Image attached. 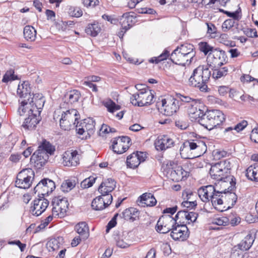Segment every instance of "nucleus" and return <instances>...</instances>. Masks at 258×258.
Listing matches in <instances>:
<instances>
[{
    "mask_svg": "<svg viewBox=\"0 0 258 258\" xmlns=\"http://www.w3.org/2000/svg\"><path fill=\"white\" fill-rule=\"evenodd\" d=\"M231 163L229 160H225L218 162L211 166L210 170L211 177L218 181L224 183H229L228 189L231 190L236 184L235 178L230 175Z\"/></svg>",
    "mask_w": 258,
    "mask_h": 258,
    "instance_id": "obj_1",
    "label": "nucleus"
},
{
    "mask_svg": "<svg viewBox=\"0 0 258 258\" xmlns=\"http://www.w3.org/2000/svg\"><path fill=\"white\" fill-rule=\"evenodd\" d=\"M211 76V71L207 66H199L196 68L188 79L190 86L198 88L202 92H207V84Z\"/></svg>",
    "mask_w": 258,
    "mask_h": 258,
    "instance_id": "obj_2",
    "label": "nucleus"
},
{
    "mask_svg": "<svg viewBox=\"0 0 258 258\" xmlns=\"http://www.w3.org/2000/svg\"><path fill=\"white\" fill-rule=\"evenodd\" d=\"M162 169L167 178L175 182L185 180L189 176V172L185 171L181 166H177L171 161L163 163Z\"/></svg>",
    "mask_w": 258,
    "mask_h": 258,
    "instance_id": "obj_3",
    "label": "nucleus"
},
{
    "mask_svg": "<svg viewBox=\"0 0 258 258\" xmlns=\"http://www.w3.org/2000/svg\"><path fill=\"white\" fill-rule=\"evenodd\" d=\"M225 119L224 114L219 110H208L202 114L199 123L205 128L211 130L220 125Z\"/></svg>",
    "mask_w": 258,
    "mask_h": 258,
    "instance_id": "obj_4",
    "label": "nucleus"
},
{
    "mask_svg": "<svg viewBox=\"0 0 258 258\" xmlns=\"http://www.w3.org/2000/svg\"><path fill=\"white\" fill-rule=\"evenodd\" d=\"M55 151V146H38L31 157V162L36 168L40 169L46 164L49 156L54 154Z\"/></svg>",
    "mask_w": 258,
    "mask_h": 258,
    "instance_id": "obj_5",
    "label": "nucleus"
},
{
    "mask_svg": "<svg viewBox=\"0 0 258 258\" xmlns=\"http://www.w3.org/2000/svg\"><path fill=\"white\" fill-rule=\"evenodd\" d=\"M180 104L179 100L172 96H167L158 102L157 106L159 111L167 116H171L176 113Z\"/></svg>",
    "mask_w": 258,
    "mask_h": 258,
    "instance_id": "obj_6",
    "label": "nucleus"
},
{
    "mask_svg": "<svg viewBox=\"0 0 258 258\" xmlns=\"http://www.w3.org/2000/svg\"><path fill=\"white\" fill-rule=\"evenodd\" d=\"M80 119L78 111L75 109H72L63 112L59 120L60 126L64 130H70L71 127L76 126Z\"/></svg>",
    "mask_w": 258,
    "mask_h": 258,
    "instance_id": "obj_7",
    "label": "nucleus"
},
{
    "mask_svg": "<svg viewBox=\"0 0 258 258\" xmlns=\"http://www.w3.org/2000/svg\"><path fill=\"white\" fill-rule=\"evenodd\" d=\"M95 121L92 118L88 117L77 122L76 130L78 134L83 136L82 139H87L95 132Z\"/></svg>",
    "mask_w": 258,
    "mask_h": 258,
    "instance_id": "obj_8",
    "label": "nucleus"
},
{
    "mask_svg": "<svg viewBox=\"0 0 258 258\" xmlns=\"http://www.w3.org/2000/svg\"><path fill=\"white\" fill-rule=\"evenodd\" d=\"M154 95L151 90H142L132 95L131 97V102L134 106L142 107L151 104Z\"/></svg>",
    "mask_w": 258,
    "mask_h": 258,
    "instance_id": "obj_9",
    "label": "nucleus"
},
{
    "mask_svg": "<svg viewBox=\"0 0 258 258\" xmlns=\"http://www.w3.org/2000/svg\"><path fill=\"white\" fill-rule=\"evenodd\" d=\"M208 64L213 68H218L228 62V58L225 51L216 48L209 53L207 57Z\"/></svg>",
    "mask_w": 258,
    "mask_h": 258,
    "instance_id": "obj_10",
    "label": "nucleus"
},
{
    "mask_svg": "<svg viewBox=\"0 0 258 258\" xmlns=\"http://www.w3.org/2000/svg\"><path fill=\"white\" fill-rule=\"evenodd\" d=\"M34 173L31 169H25L20 171L15 181L16 186L22 189H28L31 185Z\"/></svg>",
    "mask_w": 258,
    "mask_h": 258,
    "instance_id": "obj_11",
    "label": "nucleus"
},
{
    "mask_svg": "<svg viewBox=\"0 0 258 258\" xmlns=\"http://www.w3.org/2000/svg\"><path fill=\"white\" fill-rule=\"evenodd\" d=\"M69 204L66 198L55 197L52 200V214L55 217H63L68 209Z\"/></svg>",
    "mask_w": 258,
    "mask_h": 258,
    "instance_id": "obj_12",
    "label": "nucleus"
},
{
    "mask_svg": "<svg viewBox=\"0 0 258 258\" xmlns=\"http://www.w3.org/2000/svg\"><path fill=\"white\" fill-rule=\"evenodd\" d=\"M55 188V184L53 181L48 178H44L40 180L34 188L35 194L37 193L38 196L44 197L48 196Z\"/></svg>",
    "mask_w": 258,
    "mask_h": 258,
    "instance_id": "obj_13",
    "label": "nucleus"
},
{
    "mask_svg": "<svg viewBox=\"0 0 258 258\" xmlns=\"http://www.w3.org/2000/svg\"><path fill=\"white\" fill-rule=\"evenodd\" d=\"M82 153L80 149L67 150L62 155V164L68 167L77 166L79 164Z\"/></svg>",
    "mask_w": 258,
    "mask_h": 258,
    "instance_id": "obj_14",
    "label": "nucleus"
},
{
    "mask_svg": "<svg viewBox=\"0 0 258 258\" xmlns=\"http://www.w3.org/2000/svg\"><path fill=\"white\" fill-rule=\"evenodd\" d=\"M175 217L171 215H163L161 217L156 224V230L161 233H166L170 231L177 221Z\"/></svg>",
    "mask_w": 258,
    "mask_h": 258,
    "instance_id": "obj_15",
    "label": "nucleus"
},
{
    "mask_svg": "<svg viewBox=\"0 0 258 258\" xmlns=\"http://www.w3.org/2000/svg\"><path fill=\"white\" fill-rule=\"evenodd\" d=\"M226 189L223 191H217L213 192L210 201H211L212 205L217 210L221 211L223 210L220 209V206L223 204V200L226 199H236V195L234 193L228 192L227 194L225 191Z\"/></svg>",
    "mask_w": 258,
    "mask_h": 258,
    "instance_id": "obj_16",
    "label": "nucleus"
},
{
    "mask_svg": "<svg viewBox=\"0 0 258 258\" xmlns=\"http://www.w3.org/2000/svg\"><path fill=\"white\" fill-rule=\"evenodd\" d=\"M178 48H176L171 54L170 59L171 61L179 66H185L190 64L195 57L193 53L189 54H183L178 51Z\"/></svg>",
    "mask_w": 258,
    "mask_h": 258,
    "instance_id": "obj_17",
    "label": "nucleus"
},
{
    "mask_svg": "<svg viewBox=\"0 0 258 258\" xmlns=\"http://www.w3.org/2000/svg\"><path fill=\"white\" fill-rule=\"evenodd\" d=\"M41 120L40 113H37L33 110H28V117L25 118L22 126L25 129L32 130L36 128Z\"/></svg>",
    "mask_w": 258,
    "mask_h": 258,
    "instance_id": "obj_18",
    "label": "nucleus"
},
{
    "mask_svg": "<svg viewBox=\"0 0 258 258\" xmlns=\"http://www.w3.org/2000/svg\"><path fill=\"white\" fill-rule=\"evenodd\" d=\"M112 201V195L101 194L92 201L91 206L92 208L96 211L102 210L110 205Z\"/></svg>",
    "mask_w": 258,
    "mask_h": 258,
    "instance_id": "obj_19",
    "label": "nucleus"
},
{
    "mask_svg": "<svg viewBox=\"0 0 258 258\" xmlns=\"http://www.w3.org/2000/svg\"><path fill=\"white\" fill-rule=\"evenodd\" d=\"M171 230L170 235L174 240L182 241L188 237V230L185 225H174Z\"/></svg>",
    "mask_w": 258,
    "mask_h": 258,
    "instance_id": "obj_20",
    "label": "nucleus"
},
{
    "mask_svg": "<svg viewBox=\"0 0 258 258\" xmlns=\"http://www.w3.org/2000/svg\"><path fill=\"white\" fill-rule=\"evenodd\" d=\"M38 198L33 201V205L31 208L32 215L38 216L43 213L49 205L47 200L41 196H38Z\"/></svg>",
    "mask_w": 258,
    "mask_h": 258,
    "instance_id": "obj_21",
    "label": "nucleus"
},
{
    "mask_svg": "<svg viewBox=\"0 0 258 258\" xmlns=\"http://www.w3.org/2000/svg\"><path fill=\"white\" fill-rule=\"evenodd\" d=\"M33 97L29 100L30 106L29 110H33L37 113H40L45 102L44 96L41 93H32Z\"/></svg>",
    "mask_w": 258,
    "mask_h": 258,
    "instance_id": "obj_22",
    "label": "nucleus"
},
{
    "mask_svg": "<svg viewBox=\"0 0 258 258\" xmlns=\"http://www.w3.org/2000/svg\"><path fill=\"white\" fill-rule=\"evenodd\" d=\"M116 187V182L111 178L103 181L98 188L99 192L104 195H111L110 193L114 190Z\"/></svg>",
    "mask_w": 258,
    "mask_h": 258,
    "instance_id": "obj_23",
    "label": "nucleus"
},
{
    "mask_svg": "<svg viewBox=\"0 0 258 258\" xmlns=\"http://www.w3.org/2000/svg\"><path fill=\"white\" fill-rule=\"evenodd\" d=\"M215 191V188L213 185H209L200 187L198 190V194L200 199L204 202L210 201V199Z\"/></svg>",
    "mask_w": 258,
    "mask_h": 258,
    "instance_id": "obj_24",
    "label": "nucleus"
},
{
    "mask_svg": "<svg viewBox=\"0 0 258 258\" xmlns=\"http://www.w3.org/2000/svg\"><path fill=\"white\" fill-rule=\"evenodd\" d=\"M17 94L21 98H31L33 95L31 94V89L28 82H23L18 85Z\"/></svg>",
    "mask_w": 258,
    "mask_h": 258,
    "instance_id": "obj_25",
    "label": "nucleus"
},
{
    "mask_svg": "<svg viewBox=\"0 0 258 258\" xmlns=\"http://www.w3.org/2000/svg\"><path fill=\"white\" fill-rule=\"evenodd\" d=\"M64 243L63 238L61 236L51 238L46 243V247L49 251L58 250Z\"/></svg>",
    "mask_w": 258,
    "mask_h": 258,
    "instance_id": "obj_26",
    "label": "nucleus"
},
{
    "mask_svg": "<svg viewBox=\"0 0 258 258\" xmlns=\"http://www.w3.org/2000/svg\"><path fill=\"white\" fill-rule=\"evenodd\" d=\"M80 92L77 90H73L67 93L64 95V102L68 104H73L77 102L81 97Z\"/></svg>",
    "mask_w": 258,
    "mask_h": 258,
    "instance_id": "obj_27",
    "label": "nucleus"
},
{
    "mask_svg": "<svg viewBox=\"0 0 258 258\" xmlns=\"http://www.w3.org/2000/svg\"><path fill=\"white\" fill-rule=\"evenodd\" d=\"M195 105L190 104L191 107L188 110V114L191 121H197L199 123V119L202 118V114L204 112L201 109L197 108Z\"/></svg>",
    "mask_w": 258,
    "mask_h": 258,
    "instance_id": "obj_28",
    "label": "nucleus"
},
{
    "mask_svg": "<svg viewBox=\"0 0 258 258\" xmlns=\"http://www.w3.org/2000/svg\"><path fill=\"white\" fill-rule=\"evenodd\" d=\"M75 230L83 238H87L89 235V228L85 222H81L76 224Z\"/></svg>",
    "mask_w": 258,
    "mask_h": 258,
    "instance_id": "obj_29",
    "label": "nucleus"
},
{
    "mask_svg": "<svg viewBox=\"0 0 258 258\" xmlns=\"http://www.w3.org/2000/svg\"><path fill=\"white\" fill-rule=\"evenodd\" d=\"M189 149L193 151L195 157H200L205 154L207 150V146H183L180 149V154L182 155L184 149Z\"/></svg>",
    "mask_w": 258,
    "mask_h": 258,
    "instance_id": "obj_30",
    "label": "nucleus"
},
{
    "mask_svg": "<svg viewBox=\"0 0 258 258\" xmlns=\"http://www.w3.org/2000/svg\"><path fill=\"white\" fill-rule=\"evenodd\" d=\"M184 217L188 221V223L195 222L198 218V214L194 212H188L185 210L179 211L175 215V218L177 220L179 217Z\"/></svg>",
    "mask_w": 258,
    "mask_h": 258,
    "instance_id": "obj_31",
    "label": "nucleus"
},
{
    "mask_svg": "<svg viewBox=\"0 0 258 258\" xmlns=\"http://www.w3.org/2000/svg\"><path fill=\"white\" fill-rule=\"evenodd\" d=\"M140 202L148 207L154 206L157 203V201L153 195L150 192L143 194L140 197Z\"/></svg>",
    "mask_w": 258,
    "mask_h": 258,
    "instance_id": "obj_32",
    "label": "nucleus"
},
{
    "mask_svg": "<svg viewBox=\"0 0 258 258\" xmlns=\"http://www.w3.org/2000/svg\"><path fill=\"white\" fill-rule=\"evenodd\" d=\"M134 19L135 17L133 16L130 15L129 13H125L117 20L119 21L121 27L130 29L132 26Z\"/></svg>",
    "mask_w": 258,
    "mask_h": 258,
    "instance_id": "obj_33",
    "label": "nucleus"
},
{
    "mask_svg": "<svg viewBox=\"0 0 258 258\" xmlns=\"http://www.w3.org/2000/svg\"><path fill=\"white\" fill-rule=\"evenodd\" d=\"M246 171V175L248 179L258 182V163L250 165Z\"/></svg>",
    "mask_w": 258,
    "mask_h": 258,
    "instance_id": "obj_34",
    "label": "nucleus"
},
{
    "mask_svg": "<svg viewBox=\"0 0 258 258\" xmlns=\"http://www.w3.org/2000/svg\"><path fill=\"white\" fill-rule=\"evenodd\" d=\"M138 213L136 208L131 207L123 211L122 213V217L126 220L133 222L136 219Z\"/></svg>",
    "mask_w": 258,
    "mask_h": 258,
    "instance_id": "obj_35",
    "label": "nucleus"
},
{
    "mask_svg": "<svg viewBox=\"0 0 258 258\" xmlns=\"http://www.w3.org/2000/svg\"><path fill=\"white\" fill-rule=\"evenodd\" d=\"M36 30L31 26L27 25L24 28V37L27 41H34L36 39Z\"/></svg>",
    "mask_w": 258,
    "mask_h": 258,
    "instance_id": "obj_36",
    "label": "nucleus"
},
{
    "mask_svg": "<svg viewBox=\"0 0 258 258\" xmlns=\"http://www.w3.org/2000/svg\"><path fill=\"white\" fill-rule=\"evenodd\" d=\"M253 241L252 235L250 234H247L238 244V247L241 250H247L251 246Z\"/></svg>",
    "mask_w": 258,
    "mask_h": 258,
    "instance_id": "obj_37",
    "label": "nucleus"
},
{
    "mask_svg": "<svg viewBox=\"0 0 258 258\" xmlns=\"http://www.w3.org/2000/svg\"><path fill=\"white\" fill-rule=\"evenodd\" d=\"M247 125V122L245 120H243L241 122L237 123L236 125H235L234 127H228L225 128L224 131L225 134L226 135V134H227V135H230L231 134H233V132H232L233 130L235 131L236 133H239V132L244 129Z\"/></svg>",
    "mask_w": 258,
    "mask_h": 258,
    "instance_id": "obj_38",
    "label": "nucleus"
},
{
    "mask_svg": "<svg viewBox=\"0 0 258 258\" xmlns=\"http://www.w3.org/2000/svg\"><path fill=\"white\" fill-rule=\"evenodd\" d=\"M114 239L116 246L121 248H127L131 245L130 241L125 239L122 235H114Z\"/></svg>",
    "mask_w": 258,
    "mask_h": 258,
    "instance_id": "obj_39",
    "label": "nucleus"
},
{
    "mask_svg": "<svg viewBox=\"0 0 258 258\" xmlns=\"http://www.w3.org/2000/svg\"><path fill=\"white\" fill-rule=\"evenodd\" d=\"M141 162L138 160L137 156L134 153L127 156L126 164L128 168L131 169H135L137 168L140 164Z\"/></svg>",
    "mask_w": 258,
    "mask_h": 258,
    "instance_id": "obj_40",
    "label": "nucleus"
},
{
    "mask_svg": "<svg viewBox=\"0 0 258 258\" xmlns=\"http://www.w3.org/2000/svg\"><path fill=\"white\" fill-rule=\"evenodd\" d=\"M174 142L167 135H161L155 140L154 145H173Z\"/></svg>",
    "mask_w": 258,
    "mask_h": 258,
    "instance_id": "obj_41",
    "label": "nucleus"
},
{
    "mask_svg": "<svg viewBox=\"0 0 258 258\" xmlns=\"http://www.w3.org/2000/svg\"><path fill=\"white\" fill-rule=\"evenodd\" d=\"M176 48H178V52L183 54H189L193 53L196 55V51L194 50L195 48L193 45L185 43L181 44L180 46H178Z\"/></svg>",
    "mask_w": 258,
    "mask_h": 258,
    "instance_id": "obj_42",
    "label": "nucleus"
},
{
    "mask_svg": "<svg viewBox=\"0 0 258 258\" xmlns=\"http://www.w3.org/2000/svg\"><path fill=\"white\" fill-rule=\"evenodd\" d=\"M100 30V27L97 23L89 24L85 29L86 33L92 37L96 36Z\"/></svg>",
    "mask_w": 258,
    "mask_h": 258,
    "instance_id": "obj_43",
    "label": "nucleus"
},
{
    "mask_svg": "<svg viewBox=\"0 0 258 258\" xmlns=\"http://www.w3.org/2000/svg\"><path fill=\"white\" fill-rule=\"evenodd\" d=\"M214 69L212 77L215 79H218L222 77H225L228 74V68L224 67L221 68H213Z\"/></svg>",
    "mask_w": 258,
    "mask_h": 258,
    "instance_id": "obj_44",
    "label": "nucleus"
},
{
    "mask_svg": "<svg viewBox=\"0 0 258 258\" xmlns=\"http://www.w3.org/2000/svg\"><path fill=\"white\" fill-rule=\"evenodd\" d=\"M199 50L204 53L205 55L211 53L215 49L212 46L210 45L207 42H200L198 44Z\"/></svg>",
    "mask_w": 258,
    "mask_h": 258,
    "instance_id": "obj_45",
    "label": "nucleus"
},
{
    "mask_svg": "<svg viewBox=\"0 0 258 258\" xmlns=\"http://www.w3.org/2000/svg\"><path fill=\"white\" fill-rule=\"evenodd\" d=\"M169 56V51L167 49H165L163 52L158 57H154L149 59L151 63H155L156 64L166 60Z\"/></svg>",
    "mask_w": 258,
    "mask_h": 258,
    "instance_id": "obj_46",
    "label": "nucleus"
},
{
    "mask_svg": "<svg viewBox=\"0 0 258 258\" xmlns=\"http://www.w3.org/2000/svg\"><path fill=\"white\" fill-rule=\"evenodd\" d=\"M30 98L25 99L21 102V105L18 109V112L20 116L23 115L29 109L30 106L29 104Z\"/></svg>",
    "mask_w": 258,
    "mask_h": 258,
    "instance_id": "obj_47",
    "label": "nucleus"
},
{
    "mask_svg": "<svg viewBox=\"0 0 258 258\" xmlns=\"http://www.w3.org/2000/svg\"><path fill=\"white\" fill-rule=\"evenodd\" d=\"M75 185L76 183L75 181L68 179L62 182L61 185V189L62 191L68 192L74 188Z\"/></svg>",
    "mask_w": 258,
    "mask_h": 258,
    "instance_id": "obj_48",
    "label": "nucleus"
},
{
    "mask_svg": "<svg viewBox=\"0 0 258 258\" xmlns=\"http://www.w3.org/2000/svg\"><path fill=\"white\" fill-rule=\"evenodd\" d=\"M207 25V33L209 34L212 38H216L220 35V33L217 31L216 26L211 23H206Z\"/></svg>",
    "mask_w": 258,
    "mask_h": 258,
    "instance_id": "obj_49",
    "label": "nucleus"
},
{
    "mask_svg": "<svg viewBox=\"0 0 258 258\" xmlns=\"http://www.w3.org/2000/svg\"><path fill=\"white\" fill-rule=\"evenodd\" d=\"M212 224L219 226H227L229 223V219L224 216L219 217L213 219Z\"/></svg>",
    "mask_w": 258,
    "mask_h": 258,
    "instance_id": "obj_50",
    "label": "nucleus"
},
{
    "mask_svg": "<svg viewBox=\"0 0 258 258\" xmlns=\"http://www.w3.org/2000/svg\"><path fill=\"white\" fill-rule=\"evenodd\" d=\"M17 79H18V76L14 74V71L11 69L6 73L2 81L4 83H8L10 81H14Z\"/></svg>",
    "mask_w": 258,
    "mask_h": 258,
    "instance_id": "obj_51",
    "label": "nucleus"
},
{
    "mask_svg": "<svg viewBox=\"0 0 258 258\" xmlns=\"http://www.w3.org/2000/svg\"><path fill=\"white\" fill-rule=\"evenodd\" d=\"M68 13L70 16L79 18L83 15V11L79 7H71L69 10Z\"/></svg>",
    "mask_w": 258,
    "mask_h": 258,
    "instance_id": "obj_52",
    "label": "nucleus"
},
{
    "mask_svg": "<svg viewBox=\"0 0 258 258\" xmlns=\"http://www.w3.org/2000/svg\"><path fill=\"white\" fill-rule=\"evenodd\" d=\"M229 153L224 150L215 149L212 151V155L215 160H219L226 157Z\"/></svg>",
    "mask_w": 258,
    "mask_h": 258,
    "instance_id": "obj_53",
    "label": "nucleus"
},
{
    "mask_svg": "<svg viewBox=\"0 0 258 258\" xmlns=\"http://www.w3.org/2000/svg\"><path fill=\"white\" fill-rule=\"evenodd\" d=\"M96 177L90 176L83 180L81 183V187L83 188H88L93 185L94 183Z\"/></svg>",
    "mask_w": 258,
    "mask_h": 258,
    "instance_id": "obj_54",
    "label": "nucleus"
},
{
    "mask_svg": "<svg viewBox=\"0 0 258 258\" xmlns=\"http://www.w3.org/2000/svg\"><path fill=\"white\" fill-rule=\"evenodd\" d=\"M176 98L177 99V100L179 99L180 101L183 102L190 103V104H196L197 103V101L195 99H193L188 96H184L178 93L176 94Z\"/></svg>",
    "mask_w": 258,
    "mask_h": 258,
    "instance_id": "obj_55",
    "label": "nucleus"
},
{
    "mask_svg": "<svg viewBox=\"0 0 258 258\" xmlns=\"http://www.w3.org/2000/svg\"><path fill=\"white\" fill-rule=\"evenodd\" d=\"M105 106L107 108L108 111L112 113L114 112L115 111L119 110L121 108L120 105L116 104L111 100L107 102Z\"/></svg>",
    "mask_w": 258,
    "mask_h": 258,
    "instance_id": "obj_56",
    "label": "nucleus"
},
{
    "mask_svg": "<svg viewBox=\"0 0 258 258\" xmlns=\"http://www.w3.org/2000/svg\"><path fill=\"white\" fill-rule=\"evenodd\" d=\"M235 20L234 19H229L226 20L222 24V30L224 32H227L231 28L234 26Z\"/></svg>",
    "mask_w": 258,
    "mask_h": 258,
    "instance_id": "obj_57",
    "label": "nucleus"
},
{
    "mask_svg": "<svg viewBox=\"0 0 258 258\" xmlns=\"http://www.w3.org/2000/svg\"><path fill=\"white\" fill-rule=\"evenodd\" d=\"M110 149L117 154H121L129 149V146H110Z\"/></svg>",
    "mask_w": 258,
    "mask_h": 258,
    "instance_id": "obj_58",
    "label": "nucleus"
},
{
    "mask_svg": "<svg viewBox=\"0 0 258 258\" xmlns=\"http://www.w3.org/2000/svg\"><path fill=\"white\" fill-rule=\"evenodd\" d=\"M243 32L247 37L250 38H256L258 37L255 29L245 28L243 29Z\"/></svg>",
    "mask_w": 258,
    "mask_h": 258,
    "instance_id": "obj_59",
    "label": "nucleus"
},
{
    "mask_svg": "<svg viewBox=\"0 0 258 258\" xmlns=\"http://www.w3.org/2000/svg\"><path fill=\"white\" fill-rule=\"evenodd\" d=\"M182 207L186 208L187 209H192L196 207L197 205L196 201L189 202L188 200H184L181 204Z\"/></svg>",
    "mask_w": 258,
    "mask_h": 258,
    "instance_id": "obj_60",
    "label": "nucleus"
},
{
    "mask_svg": "<svg viewBox=\"0 0 258 258\" xmlns=\"http://www.w3.org/2000/svg\"><path fill=\"white\" fill-rule=\"evenodd\" d=\"M224 14L228 17L232 18V19L237 21L241 18V15H238V12H231L227 11V12H224Z\"/></svg>",
    "mask_w": 258,
    "mask_h": 258,
    "instance_id": "obj_61",
    "label": "nucleus"
},
{
    "mask_svg": "<svg viewBox=\"0 0 258 258\" xmlns=\"http://www.w3.org/2000/svg\"><path fill=\"white\" fill-rule=\"evenodd\" d=\"M138 13L140 14H148L151 15H155L156 14V12L155 10L152 8H143L137 9Z\"/></svg>",
    "mask_w": 258,
    "mask_h": 258,
    "instance_id": "obj_62",
    "label": "nucleus"
},
{
    "mask_svg": "<svg viewBox=\"0 0 258 258\" xmlns=\"http://www.w3.org/2000/svg\"><path fill=\"white\" fill-rule=\"evenodd\" d=\"M8 244L10 245H17L22 252L24 251L26 247V244L25 243H21L19 240L9 241Z\"/></svg>",
    "mask_w": 258,
    "mask_h": 258,
    "instance_id": "obj_63",
    "label": "nucleus"
},
{
    "mask_svg": "<svg viewBox=\"0 0 258 258\" xmlns=\"http://www.w3.org/2000/svg\"><path fill=\"white\" fill-rule=\"evenodd\" d=\"M82 1L84 5L87 7H94L99 3V0H82Z\"/></svg>",
    "mask_w": 258,
    "mask_h": 258,
    "instance_id": "obj_64",
    "label": "nucleus"
}]
</instances>
